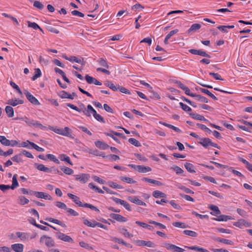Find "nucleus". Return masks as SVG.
Instances as JSON below:
<instances>
[{"instance_id": "7", "label": "nucleus", "mask_w": 252, "mask_h": 252, "mask_svg": "<svg viewBox=\"0 0 252 252\" xmlns=\"http://www.w3.org/2000/svg\"><path fill=\"white\" fill-rule=\"evenodd\" d=\"M56 235L58 239L63 241L69 243L73 242V240L69 236H68L64 233L61 232L57 233Z\"/></svg>"}, {"instance_id": "31", "label": "nucleus", "mask_w": 252, "mask_h": 252, "mask_svg": "<svg viewBox=\"0 0 252 252\" xmlns=\"http://www.w3.org/2000/svg\"><path fill=\"white\" fill-rule=\"evenodd\" d=\"M17 202L22 205L28 204L29 202V200L24 196H19L18 198Z\"/></svg>"}, {"instance_id": "53", "label": "nucleus", "mask_w": 252, "mask_h": 252, "mask_svg": "<svg viewBox=\"0 0 252 252\" xmlns=\"http://www.w3.org/2000/svg\"><path fill=\"white\" fill-rule=\"evenodd\" d=\"M128 142L135 146V147H139L141 146L140 143L135 138H131L128 139Z\"/></svg>"}, {"instance_id": "57", "label": "nucleus", "mask_w": 252, "mask_h": 252, "mask_svg": "<svg viewBox=\"0 0 252 252\" xmlns=\"http://www.w3.org/2000/svg\"><path fill=\"white\" fill-rule=\"evenodd\" d=\"M29 143L30 144V145L31 146H32V147L33 148H34V149H35L38 152H44V149L41 147H39L38 146H37L36 144H35V143H33V142H29Z\"/></svg>"}, {"instance_id": "39", "label": "nucleus", "mask_w": 252, "mask_h": 252, "mask_svg": "<svg viewBox=\"0 0 252 252\" xmlns=\"http://www.w3.org/2000/svg\"><path fill=\"white\" fill-rule=\"evenodd\" d=\"M119 231L120 233H121L125 237H128L131 238L133 237V235L130 234L127 229H126L125 227H123L119 229Z\"/></svg>"}, {"instance_id": "48", "label": "nucleus", "mask_w": 252, "mask_h": 252, "mask_svg": "<svg viewBox=\"0 0 252 252\" xmlns=\"http://www.w3.org/2000/svg\"><path fill=\"white\" fill-rule=\"evenodd\" d=\"M83 223L84 224L91 227H95V223L96 221L93 220L92 222L88 220L83 218Z\"/></svg>"}, {"instance_id": "55", "label": "nucleus", "mask_w": 252, "mask_h": 252, "mask_svg": "<svg viewBox=\"0 0 252 252\" xmlns=\"http://www.w3.org/2000/svg\"><path fill=\"white\" fill-rule=\"evenodd\" d=\"M41 76V71L39 68L35 69V74L32 77L33 81L35 80L37 78L40 77Z\"/></svg>"}, {"instance_id": "62", "label": "nucleus", "mask_w": 252, "mask_h": 252, "mask_svg": "<svg viewBox=\"0 0 252 252\" xmlns=\"http://www.w3.org/2000/svg\"><path fill=\"white\" fill-rule=\"evenodd\" d=\"M47 157L48 159L55 162V163L57 164L60 163L59 160L54 155L49 154L47 155Z\"/></svg>"}, {"instance_id": "6", "label": "nucleus", "mask_w": 252, "mask_h": 252, "mask_svg": "<svg viewBox=\"0 0 252 252\" xmlns=\"http://www.w3.org/2000/svg\"><path fill=\"white\" fill-rule=\"evenodd\" d=\"M66 106L78 112H82L85 115L89 114L87 111V109H86V108L83 104H82V105L81 106L80 108H78L77 106H75L74 105L70 103H67Z\"/></svg>"}, {"instance_id": "10", "label": "nucleus", "mask_w": 252, "mask_h": 252, "mask_svg": "<svg viewBox=\"0 0 252 252\" xmlns=\"http://www.w3.org/2000/svg\"><path fill=\"white\" fill-rule=\"evenodd\" d=\"M16 235L17 237L20 238V240L23 242H28L30 240L29 233L17 232Z\"/></svg>"}, {"instance_id": "52", "label": "nucleus", "mask_w": 252, "mask_h": 252, "mask_svg": "<svg viewBox=\"0 0 252 252\" xmlns=\"http://www.w3.org/2000/svg\"><path fill=\"white\" fill-rule=\"evenodd\" d=\"M128 200L130 201L131 202H132L133 203H135L137 205H139L140 204V202L141 201V200L139 199L137 197H132V196H129L128 197Z\"/></svg>"}, {"instance_id": "50", "label": "nucleus", "mask_w": 252, "mask_h": 252, "mask_svg": "<svg viewBox=\"0 0 252 252\" xmlns=\"http://www.w3.org/2000/svg\"><path fill=\"white\" fill-rule=\"evenodd\" d=\"M172 225L175 227L182 228H186L188 227V225L186 224L185 223L179 221L173 222Z\"/></svg>"}, {"instance_id": "36", "label": "nucleus", "mask_w": 252, "mask_h": 252, "mask_svg": "<svg viewBox=\"0 0 252 252\" xmlns=\"http://www.w3.org/2000/svg\"><path fill=\"white\" fill-rule=\"evenodd\" d=\"M215 240L217 242L222 243H223V244H225L226 245H233L234 244V243L233 241H232L231 240H228V239H222L220 238H217L215 239Z\"/></svg>"}, {"instance_id": "11", "label": "nucleus", "mask_w": 252, "mask_h": 252, "mask_svg": "<svg viewBox=\"0 0 252 252\" xmlns=\"http://www.w3.org/2000/svg\"><path fill=\"white\" fill-rule=\"evenodd\" d=\"M90 177V176L89 174L85 173H82L80 175H75V179L77 181H79L83 184L87 183Z\"/></svg>"}, {"instance_id": "22", "label": "nucleus", "mask_w": 252, "mask_h": 252, "mask_svg": "<svg viewBox=\"0 0 252 252\" xmlns=\"http://www.w3.org/2000/svg\"><path fill=\"white\" fill-rule=\"evenodd\" d=\"M142 180L144 182H148L151 184H153L158 186H162V183L158 181L155 180L154 179L148 178L146 177L143 178Z\"/></svg>"}, {"instance_id": "1", "label": "nucleus", "mask_w": 252, "mask_h": 252, "mask_svg": "<svg viewBox=\"0 0 252 252\" xmlns=\"http://www.w3.org/2000/svg\"><path fill=\"white\" fill-rule=\"evenodd\" d=\"M88 113L89 114L85 115L86 116L88 117H90L91 116V114H93L94 118L98 122L104 123L105 121L104 120V118L99 114H98L96 113V111L93 108V107L90 105H88L87 106V110Z\"/></svg>"}, {"instance_id": "16", "label": "nucleus", "mask_w": 252, "mask_h": 252, "mask_svg": "<svg viewBox=\"0 0 252 252\" xmlns=\"http://www.w3.org/2000/svg\"><path fill=\"white\" fill-rule=\"evenodd\" d=\"M110 217L119 222H126L127 220L126 218L118 214L112 213L110 215Z\"/></svg>"}, {"instance_id": "12", "label": "nucleus", "mask_w": 252, "mask_h": 252, "mask_svg": "<svg viewBox=\"0 0 252 252\" xmlns=\"http://www.w3.org/2000/svg\"><path fill=\"white\" fill-rule=\"evenodd\" d=\"M135 243L138 246H147L149 248H154L156 246L153 242L150 241L137 240Z\"/></svg>"}, {"instance_id": "21", "label": "nucleus", "mask_w": 252, "mask_h": 252, "mask_svg": "<svg viewBox=\"0 0 252 252\" xmlns=\"http://www.w3.org/2000/svg\"><path fill=\"white\" fill-rule=\"evenodd\" d=\"M191 13H192V12L188 10H173L168 12L167 13H166V15L167 16H169L170 15L174 14H183V15H188Z\"/></svg>"}, {"instance_id": "60", "label": "nucleus", "mask_w": 252, "mask_h": 252, "mask_svg": "<svg viewBox=\"0 0 252 252\" xmlns=\"http://www.w3.org/2000/svg\"><path fill=\"white\" fill-rule=\"evenodd\" d=\"M119 90L121 93L125 94H130V92L129 90H128L126 88H124L123 87H121L119 85H118L117 87V91Z\"/></svg>"}, {"instance_id": "46", "label": "nucleus", "mask_w": 252, "mask_h": 252, "mask_svg": "<svg viewBox=\"0 0 252 252\" xmlns=\"http://www.w3.org/2000/svg\"><path fill=\"white\" fill-rule=\"evenodd\" d=\"M61 169L64 173L67 175H71L73 173V170L67 167H62L61 168Z\"/></svg>"}, {"instance_id": "23", "label": "nucleus", "mask_w": 252, "mask_h": 252, "mask_svg": "<svg viewBox=\"0 0 252 252\" xmlns=\"http://www.w3.org/2000/svg\"><path fill=\"white\" fill-rule=\"evenodd\" d=\"M94 144L97 148L102 150H106L109 147L107 144L101 141H95Z\"/></svg>"}, {"instance_id": "32", "label": "nucleus", "mask_w": 252, "mask_h": 252, "mask_svg": "<svg viewBox=\"0 0 252 252\" xmlns=\"http://www.w3.org/2000/svg\"><path fill=\"white\" fill-rule=\"evenodd\" d=\"M104 85L106 86L107 87L110 88L111 90H112L113 91H117V87L118 85L116 86L115 85L113 82L111 81H106L104 83Z\"/></svg>"}, {"instance_id": "30", "label": "nucleus", "mask_w": 252, "mask_h": 252, "mask_svg": "<svg viewBox=\"0 0 252 252\" xmlns=\"http://www.w3.org/2000/svg\"><path fill=\"white\" fill-rule=\"evenodd\" d=\"M46 220H47L50 222L60 225L62 226V227H66V225L64 223H63L62 221H61L60 220H58L53 219L52 218H46Z\"/></svg>"}, {"instance_id": "5", "label": "nucleus", "mask_w": 252, "mask_h": 252, "mask_svg": "<svg viewBox=\"0 0 252 252\" xmlns=\"http://www.w3.org/2000/svg\"><path fill=\"white\" fill-rule=\"evenodd\" d=\"M31 195H34L38 198H43L44 199L51 200L52 197L48 193L40 191H32Z\"/></svg>"}, {"instance_id": "14", "label": "nucleus", "mask_w": 252, "mask_h": 252, "mask_svg": "<svg viewBox=\"0 0 252 252\" xmlns=\"http://www.w3.org/2000/svg\"><path fill=\"white\" fill-rule=\"evenodd\" d=\"M189 53L193 55H199L202 57L210 58V56L207 54L205 51L201 50L196 49H190L189 50Z\"/></svg>"}, {"instance_id": "49", "label": "nucleus", "mask_w": 252, "mask_h": 252, "mask_svg": "<svg viewBox=\"0 0 252 252\" xmlns=\"http://www.w3.org/2000/svg\"><path fill=\"white\" fill-rule=\"evenodd\" d=\"M88 186L89 187L92 189H94V190L95 191L98 192V193H104V191L101 189H99V188H98L97 187L95 186L93 183H90L89 185H88Z\"/></svg>"}, {"instance_id": "58", "label": "nucleus", "mask_w": 252, "mask_h": 252, "mask_svg": "<svg viewBox=\"0 0 252 252\" xmlns=\"http://www.w3.org/2000/svg\"><path fill=\"white\" fill-rule=\"evenodd\" d=\"M108 185L109 187L113 188L114 189H123V187L121 185H118L117 183H114L112 181L108 182Z\"/></svg>"}, {"instance_id": "37", "label": "nucleus", "mask_w": 252, "mask_h": 252, "mask_svg": "<svg viewBox=\"0 0 252 252\" xmlns=\"http://www.w3.org/2000/svg\"><path fill=\"white\" fill-rule=\"evenodd\" d=\"M36 167L38 170L43 171L45 172L49 173L51 171L50 169L45 167L43 164H36Z\"/></svg>"}, {"instance_id": "8", "label": "nucleus", "mask_w": 252, "mask_h": 252, "mask_svg": "<svg viewBox=\"0 0 252 252\" xmlns=\"http://www.w3.org/2000/svg\"><path fill=\"white\" fill-rule=\"evenodd\" d=\"M25 94L31 103L35 105H39L40 104L39 101L28 91H25Z\"/></svg>"}, {"instance_id": "20", "label": "nucleus", "mask_w": 252, "mask_h": 252, "mask_svg": "<svg viewBox=\"0 0 252 252\" xmlns=\"http://www.w3.org/2000/svg\"><path fill=\"white\" fill-rule=\"evenodd\" d=\"M88 153L90 154L93 155L95 156L101 157L102 158H105L106 156L103 152H99L97 150H93L90 149L88 151Z\"/></svg>"}, {"instance_id": "45", "label": "nucleus", "mask_w": 252, "mask_h": 252, "mask_svg": "<svg viewBox=\"0 0 252 252\" xmlns=\"http://www.w3.org/2000/svg\"><path fill=\"white\" fill-rule=\"evenodd\" d=\"M183 233L186 235L192 237H196L198 235L197 233L196 232L189 230H184Z\"/></svg>"}, {"instance_id": "34", "label": "nucleus", "mask_w": 252, "mask_h": 252, "mask_svg": "<svg viewBox=\"0 0 252 252\" xmlns=\"http://www.w3.org/2000/svg\"><path fill=\"white\" fill-rule=\"evenodd\" d=\"M176 186L178 189L184 191L187 193H189V194H193L194 193V192L193 191H192L191 190H190L189 189L187 188L186 187H185L180 184H178L176 185Z\"/></svg>"}, {"instance_id": "15", "label": "nucleus", "mask_w": 252, "mask_h": 252, "mask_svg": "<svg viewBox=\"0 0 252 252\" xmlns=\"http://www.w3.org/2000/svg\"><path fill=\"white\" fill-rule=\"evenodd\" d=\"M85 79L88 83L91 84H94L96 85L100 86L102 85V83L98 81L95 78L89 76V75H86L85 76Z\"/></svg>"}, {"instance_id": "61", "label": "nucleus", "mask_w": 252, "mask_h": 252, "mask_svg": "<svg viewBox=\"0 0 252 252\" xmlns=\"http://www.w3.org/2000/svg\"><path fill=\"white\" fill-rule=\"evenodd\" d=\"M28 27L32 28V29L34 30L36 29H39L41 31H42V30L40 28V27L35 23L34 22H28Z\"/></svg>"}, {"instance_id": "18", "label": "nucleus", "mask_w": 252, "mask_h": 252, "mask_svg": "<svg viewBox=\"0 0 252 252\" xmlns=\"http://www.w3.org/2000/svg\"><path fill=\"white\" fill-rule=\"evenodd\" d=\"M209 208L213 211V212L210 213L213 216H218L221 213L218 207L217 206L211 205L209 206Z\"/></svg>"}, {"instance_id": "9", "label": "nucleus", "mask_w": 252, "mask_h": 252, "mask_svg": "<svg viewBox=\"0 0 252 252\" xmlns=\"http://www.w3.org/2000/svg\"><path fill=\"white\" fill-rule=\"evenodd\" d=\"M233 225L236 227H239L240 228H243L244 227H249L251 226V223L244 219H240L238 220L237 222H234Z\"/></svg>"}, {"instance_id": "59", "label": "nucleus", "mask_w": 252, "mask_h": 252, "mask_svg": "<svg viewBox=\"0 0 252 252\" xmlns=\"http://www.w3.org/2000/svg\"><path fill=\"white\" fill-rule=\"evenodd\" d=\"M149 223H150L151 224H154L156 226H158L160 229H165L166 228V226L165 225H164V224H163L162 223H160L159 222H158L155 221L149 220Z\"/></svg>"}, {"instance_id": "27", "label": "nucleus", "mask_w": 252, "mask_h": 252, "mask_svg": "<svg viewBox=\"0 0 252 252\" xmlns=\"http://www.w3.org/2000/svg\"><path fill=\"white\" fill-rule=\"evenodd\" d=\"M211 139L208 138H203L200 139L199 143L203 147L207 148L210 145Z\"/></svg>"}, {"instance_id": "64", "label": "nucleus", "mask_w": 252, "mask_h": 252, "mask_svg": "<svg viewBox=\"0 0 252 252\" xmlns=\"http://www.w3.org/2000/svg\"><path fill=\"white\" fill-rule=\"evenodd\" d=\"M172 169L176 172L177 174H182L184 173V170L180 167L175 165L172 167Z\"/></svg>"}, {"instance_id": "47", "label": "nucleus", "mask_w": 252, "mask_h": 252, "mask_svg": "<svg viewBox=\"0 0 252 252\" xmlns=\"http://www.w3.org/2000/svg\"><path fill=\"white\" fill-rule=\"evenodd\" d=\"M0 142L5 146H9V140L6 138L4 136L0 135Z\"/></svg>"}, {"instance_id": "26", "label": "nucleus", "mask_w": 252, "mask_h": 252, "mask_svg": "<svg viewBox=\"0 0 252 252\" xmlns=\"http://www.w3.org/2000/svg\"><path fill=\"white\" fill-rule=\"evenodd\" d=\"M234 28V25L230 26H219L217 27V29L220 30L221 32L224 33H227L228 32V29H233Z\"/></svg>"}, {"instance_id": "25", "label": "nucleus", "mask_w": 252, "mask_h": 252, "mask_svg": "<svg viewBox=\"0 0 252 252\" xmlns=\"http://www.w3.org/2000/svg\"><path fill=\"white\" fill-rule=\"evenodd\" d=\"M152 170L151 167L149 166H145L144 165H138L137 167V171L141 173H146Z\"/></svg>"}, {"instance_id": "24", "label": "nucleus", "mask_w": 252, "mask_h": 252, "mask_svg": "<svg viewBox=\"0 0 252 252\" xmlns=\"http://www.w3.org/2000/svg\"><path fill=\"white\" fill-rule=\"evenodd\" d=\"M201 28V25L199 24H193L191 25L190 28L188 30L187 32L189 34L191 32H195Z\"/></svg>"}, {"instance_id": "44", "label": "nucleus", "mask_w": 252, "mask_h": 252, "mask_svg": "<svg viewBox=\"0 0 252 252\" xmlns=\"http://www.w3.org/2000/svg\"><path fill=\"white\" fill-rule=\"evenodd\" d=\"M29 124L35 127H39L41 129H44L46 128L45 126H43L41 124L39 123L37 121H34L33 120H32L29 123Z\"/></svg>"}, {"instance_id": "38", "label": "nucleus", "mask_w": 252, "mask_h": 252, "mask_svg": "<svg viewBox=\"0 0 252 252\" xmlns=\"http://www.w3.org/2000/svg\"><path fill=\"white\" fill-rule=\"evenodd\" d=\"M17 175L15 174L13 175L12 178V184L10 186L11 189H14L19 186V184L17 179Z\"/></svg>"}, {"instance_id": "51", "label": "nucleus", "mask_w": 252, "mask_h": 252, "mask_svg": "<svg viewBox=\"0 0 252 252\" xmlns=\"http://www.w3.org/2000/svg\"><path fill=\"white\" fill-rule=\"evenodd\" d=\"M120 179L122 181L126 182L129 184H134L136 183L135 181L128 177L122 176L120 177Z\"/></svg>"}, {"instance_id": "56", "label": "nucleus", "mask_w": 252, "mask_h": 252, "mask_svg": "<svg viewBox=\"0 0 252 252\" xmlns=\"http://www.w3.org/2000/svg\"><path fill=\"white\" fill-rule=\"evenodd\" d=\"M97 62L99 64L102 66L105 67L107 68H109V65L107 63V62L106 60H105L103 58H100L97 61Z\"/></svg>"}, {"instance_id": "40", "label": "nucleus", "mask_w": 252, "mask_h": 252, "mask_svg": "<svg viewBox=\"0 0 252 252\" xmlns=\"http://www.w3.org/2000/svg\"><path fill=\"white\" fill-rule=\"evenodd\" d=\"M185 167L186 169L190 173H195V171L194 170V165L190 163H186L185 164Z\"/></svg>"}, {"instance_id": "35", "label": "nucleus", "mask_w": 252, "mask_h": 252, "mask_svg": "<svg viewBox=\"0 0 252 252\" xmlns=\"http://www.w3.org/2000/svg\"><path fill=\"white\" fill-rule=\"evenodd\" d=\"M59 158L62 161H64L72 165L73 164L70 160V158L64 154H61L59 156Z\"/></svg>"}, {"instance_id": "3", "label": "nucleus", "mask_w": 252, "mask_h": 252, "mask_svg": "<svg viewBox=\"0 0 252 252\" xmlns=\"http://www.w3.org/2000/svg\"><path fill=\"white\" fill-rule=\"evenodd\" d=\"M53 130L57 134L72 138L71 134V129L68 127H65L63 129L55 128Z\"/></svg>"}, {"instance_id": "29", "label": "nucleus", "mask_w": 252, "mask_h": 252, "mask_svg": "<svg viewBox=\"0 0 252 252\" xmlns=\"http://www.w3.org/2000/svg\"><path fill=\"white\" fill-rule=\"evenodd\" d=\"M189 115L194 119L199 121H208V120L206 119L204 116L195 113H190Z\"/></svg>"}, {"instance_id": "13", "label": "nucleus", "mask_w": 252, "mask_h": 252, "mask_svg": "<svg viewBox=\"0 0 252 252\" xmlns=\"http://www.w3.org/2000/svg\"><path fill=\"white\" fill-rule=\"evenodd\" d=\"M165 247L173 252H184V249L172 244H165Z\"/></svg>"}, {"instance_id": "19", "label": "nucleus", "mask_w": 252, "mask_h": 252, "mask_svg": "<svg viewBox=\"0 0 252 252\" xmlns=\"http://www.w3.org/2000/svg\"><path fill=\"white\" fill-rule=\"evenodd\" d=\"M7 104L12 105L13 106H16L18 104H22L24 103V101L21 99H9L7 103Z\"/></svg>"}, {"instance_id": "41", "label": "nucleus", "mask_w": 252, "mask_h": 252, "mask_svg": "<svg viewBox=\"0 0 252 252\" xmlns=\"http://www.w3.org/2000/svg\"><path fill=\"white\" fill-rule=\"evenodd\" d=\"M194 97H195L196 100L198 101H200V102H204V103H208V99L203 96L201 95L195 94Z\"/></svg>"}, {"instance_id": "2", "label": "nucleus", "mask_w": 252, "mask_h": 252, "mask_svg": "<svg viewBox=\"0 0 252 252\" xmlns=\"http://www.w3.org/2000/svg\"><path fill=\"white\" fill-rule=\"evenodd\" d=\"M41 245H44L48 248H51L55 246V241L53 238L47 235L42 236L39 240Z\"/></svg>"}, {"instance_id": "43", "label": "nucleus", "mask_w": 252, "mask_h": 252, "mask_svg": "<svg viewBox=\"0 0 252 252\" xmlns=\"http://www.w3.org/2000/svg\"><path fill=\"white\" fill-rule=\"evenodd\" d=\"M5 110L9 117H12L14 116V110L11 106H6Z\"/></svg>"}, {"instance_id": "63", "label": "nucleus", "mask_w": 252, "mask_h": 252, "mask_svg": "<svg viewBox=\"0 0 252 252\" xmlns=\"http://www.w3.org/2000/svg\"><path fill=\"white\" fill-rule=\"evenodd\" d=\"M12 160L13 161L20 162L22 161V154H19L18 155H15L12 158Z\"/></svg>"}, {"instance_id": "54", "label": "nucleus", "mask_w": 252, "mask_h": 252, "mask_svg": "<svg viewBox=\"0 0 252 252\" xmlns=\"http://www.w3.org/2000/svg\"><path fill=\"white\" fill-rule=\"evenodd\" d=\"M197 126L201 129L202 130L205 131V132L210 134L212 132V131L211 129H210L209 128H208L206 126L204 125L200 124H197Z\"/></svg>"}, {"instance_id": "33", "label": "nucleus", "mask_w": 252, "mask_h": 252, "mask_svg": "<svg viewBox=\"0 0 252 252\" xmlns=\"http://www.w3.org/2000/svg\"><path fill=\"white\" fill-rule=\"evenodd\" d=\"M59 96L62 98H69L70 99H73V97L72 96V95H71V94L63 91H62L60 93Z\"/></svg>"}, {"instance_id": "42", "label": "nucleus", "mask_w": 252, "mask_h": 252, "mask_svg": "<svg viewBox=\"0 0 252 252\" xmlns=\"http://www.w3.org/2000/svg\"><path fill=\"white\" fill-rule=\"evenodd\" d=\"M231 217L226 215H220L217 218H214L213 220L220 221H227V220H230Z\"/></svg>"}, {"instance_id": "4", "label": "nucleus", "mask_w": 252, "mask_h": 252, "mask_svg": "<svg viewBox=\"0 0 252 252\" xmlns=\"http://www.w3.org/2000/svg\"><path fill=\"white\" fill-rule=\"evenodd\" d=\"M62 57L66 60L69 61L72 63H77L81 64L82 66L85 65V62L84 61V59H78L76 56H72L70 57H67L65 54H63Z\"/></svg>"}, {"instance_id": "28", "label": "nucleus", "mask_w": 252, "mask_h": 252, "mask_svg": "<svg viewBox=\"0 0 252 252\" xmlns=\"http://www.w3.org/2000/svg\"><path fill=\"white\" fill-rule=\"evenodd\" d=\"M153 195L156 198H164L166 197V194L159 190H155L153 193Z\"/></svg>"}, {"instance_id": "17", "label": "nucleus", "mask_w": 252, "mask_h": 252, "mask_svg": "<svg viewBox=\"0 0 252 252\" xmlns=\"http://www.w3.org/2000/svg\"><path fill=\"white\" fill-rule=\"evenodd\" d=\"M24 248V245L20 243H16L11 245V249L15 252H23Z\"/></svg>"}]
</instances>
